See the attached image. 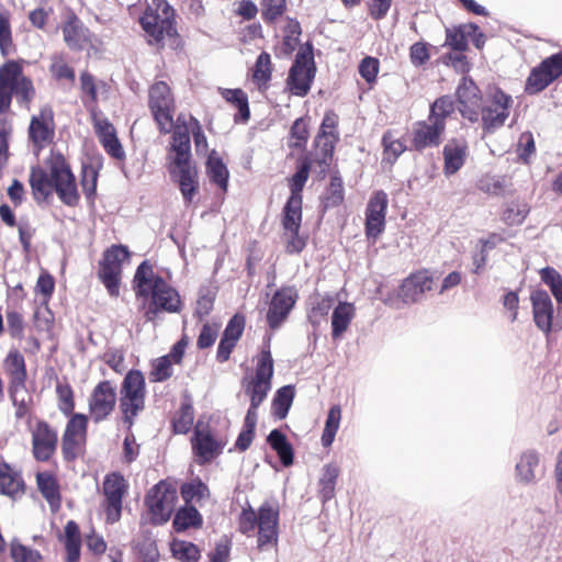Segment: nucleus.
<instances>
[{"label": "nucleus", "instance_id": "774afa93", "mask_svg": "<svg viewBox=\"0 0 562 562\" xmlns=\"http://www.w3.org/2000/svg\"><path fill=\"white\" fill-rule=\"evenodd\" d=\"M244 327H245L244 317L239 316V315L233 316L229 319V322L223 333V338H227L231 341L237 342L244 331Z\"/></svg>", "mask_w": 562, "mask_h": 562}, {"label": "nucleus", "instance_id": "39448f33", "mask_svg": "<svg viewBox=\"0 0 562 562\" xmlns=\"http://www.w3.org/2000/svg\"><path fill=\"white\" fill-rule=\"evenodd\" d=\"M145 378L138 370L128 371L122 382L120 408L128 427H132L134 418L145 408Z\"/></svg>", "mask_w": 562, "mask_h": 562}, {"label": "nucleus", "instance_id": "e433bc0d", "mask_svg": "<svg viewBox=\"0 0 562 562\" xmlns=\"http://www.w3.org/2000/svg\"><path fill=\"white\" fill-rule=\"evenodd\" d=\"M18 74L19 69L13 63H5L0 67V116L10 110L12 102L7 82Z\"/></svg>", "mask_w": 562, "mask_h": 562}, {"label": "nucleus", "instance_id": "6ab92c4d", "mask_svg": "<svg viewBox=\"0 0 562 562\" xmlns=\"http://www.w3.org/2000/svg\"><path fill=\"white\" fill-rule=\"evenodd\" d=\"M443 133V125L429 117L427 121L417 122L412 130V147L418 151L428 147H437L441 143Z\"/></svg>", "mask_w": 562, "mask_h": 562}, {"label": "nucleus", "instance_id": "f704fd0d", "mask_svg": "<svg viewBox=\"0 0 562 562\" xmlns=\"http://www.w3.org/2000/svg\"><path fill=\"white\" fill-rule=\"evenodd\" d=\"M302 222V198H289L282 212L284 231H300Z\"/></svg>", "mask_w": 562, "mask_h": 562}, {"label": "nucleus", "instance_id": "338daca9", "mask_svg": "<svg viewBox=\"0 0 562 562\" xmlns=\"http://www.w3.org/2000/svg\"><path fill=\"white\" fill-rule=\"evenodd\" d=\"M217 334H218V325L216 324H204L201 331H200V335L198 337V347L200 349H205V348H209L211 347L214 341L216 340V337H217Z\"/></svg>", "mask_w": 562, "mask_h": 562}, {"label": "nucleus", "instance_id": "3c124183", "mask_svg": "<svg viewBox=\"0 0 562 562\" xmlns=\"http://www.w3.org/2000/svg\"><path fill=\"white\" fill-rule=\"evenodd\" d=\"M181 495L186 503L200 502L209 495V488L201 480H193L182 485Z\"/></svg>", "mask_w": 562, "mask_h": 562}, {"label": "nucleus", "instance_id": "0eeeda50", "mask_svg": "<svg viewBox=\"0 0 562 562\" xmlns=\"http://www.w3.org/2000/svg\"><path fill=\"white\" fill-rule=\"evenodd\" d=\"M273 376V359L269 348L262 349L256 364L255 375L244 380L245 392L250 398V405L259 407L271 390Z\"/></svg>", "mask_w": 562, "mask_h": 562}, {"label": "nucleus", "instance_id": "680f3d73", "mask_svg": "<svg viewBox=\"0 0 562 562\" xmlns=\"http://www.w3.org/2000/svg\"><path fill=\"white\" fill-rule=\"evenodd\" d=\"M50 72L56 79L75 80V71L63 59L61 56H54L52 58Z\"/></svg>", "mask_w": 562, "mask_h": 562}, {"label": "nucleus", "instance_id": "20e7f679", "mask_svg": "<svg viewBox=\"0 0 562 562\" xmlns=\"http://www.w3.org/2000/svg\"><path fill=\"white\" fill-rule=\"evenodd\" d=\"M175 11L166 0H150L140 18V24L149 37V43L159 44L166 36L176 34Z\"/></svg>", "mask_w": 562, "mask_h": 562}, {"label": "nucleus", "instance_id": "9b49d317", "mask_svg": "<svg viewBox=\"0 0 562 562\" xmlns=\"http://www.w3.org/2000/svg\"><path fill=\"white\" fill-rule=\"evenodd\" d=\"M316 68L311 50L297 52L295 59L289 70L286 88L297 97H305L311 89L315 77Z\"/></svg>", "mask_w": 562, "mask_h": 562}, {"label": "nucleus", "instance_id": "6e6d98bb", "mask_svg": "<svg viewBox=\"0 0 562 562\" xmlns=\"http://www.w3.org/2000/svg\"><path fill=\"white\" fill-rule=\"evenodd\" d=\"M58 408L65 415H70L75 408L74 393L69 384L58 383L56 386Z\"/></svg>", "mask_w": 562, "mask_h": 562}, {"label": "nucleus", "instance_id": "393cba45", "mask_svg": "<svg viewBox=\"0 0 562 562\" xmlns=\"http://www.w3.org/2000/svg\"><path fill=\"white\" fill-rule=\"evenodd\" d=\"M169 173L179 186L186 203H191L199 187L198 171L195 166L169 167Z\"/></svg>", "mask_w": 562, "mask_h": 562}, {"label": "nucleus", "instance_id": "f03ea898", "mask_svg": "<svg viewBox=\"0 0 562 562\" xmlns=\"http://www.w3.org/2000/svg\"><path fill=\"white\" fill-rule=\"evenodd\" d=\"M133 286L137 297L150 296V303L145 312L147 321H154L159 312H180L181 299L178 291L169 285L162 277L157 276L147 260L137 267Z\"/></svg>", "mask_w": 562, "mask_h": 562}, {"label": "nucleus", "instance_id": "cd10ccee", "mask_svg": "<svg viewBox=\"0 0 562 562\" xmlns=\"http://www.w3.org/2000/svg\"><path fill=\"white\" fill-rule=\"evenodd\" d=\"M63 35L66 45L74 50L82 49L89 42V30L75 14L68 15Z\"/></svg>", "mask_w": 562, "mask_h": 562}, {"label": "nucleus", "instance_id": "ddd939ff", "mask_svg": "<svg viewBox=\"0 0 562 562\" xmlns=\"http://www.w3.org/2000/svg\"><path fill=\"white\" fill-rule=\"evenodd\" d=\"M126 490V481L120 473L114 472L104 477L103 494L108 522L114 524L121 518L122 499Z\"/></svg>", "mask_w": 562, "mask_h": 562}, {"label": "nucleus", "instance_id": "473e14b6", "mask_svg": "<svg viewBox=\"0 0 562 562\" xmlns=\"http://www.w3.org/2000/svg\"><path fill=\"white\" fill-rule=\"evenodd\" d=\"M477 31V25L469 23L446 30V45L454 50L463 52L468 47V37Z\"/></svg>", "mask_w": 562, "mask_h": 562}, {"label": "nucleus", "instance_id": "864d4df0", "mask_svg": "<svg viewBox=\"0 0 562 562\" xmlns=\"http://www.w3.org/2000/svg\"><path fill=\"white\" fill-rule=\"evenodd\" d=\"M541 280L550 288L554 299L562 303V277L553 268L547 267L540 271Z\"/></svg>", "mask_w": 562, "mask_h": 562}, {"label": "nucleus", "instance_id": "6e6552de", "mask_svg": "<svg viewBox=\"0 0 562 562\" xmlns=\"http://www.w3.org/2000/svg\"><path fill=\"white\" fill-rule=\"evenodd\" d=\"M513 98L498 88L490 91L487 100L481 109L482 128L484 134H492L502 126L509 116Z\"/></svg>", "mask_w": 562, "mask_h": 562}, {"label": "nucleus", "instance_id": "052dcab7", "mask_svg": "<svg viewBox=\"0 0 562 562\" xmlns=\"http://www.w3.org/2000/svg\"><path fill=\"white\" fill-rule=\"evenodd\" d=\"M85 439L63 435L61 451L68 461L75 460L80 453Z\"/></svg>", "mask_w": 562, "mask_h": 562}, {"label": "nucleus", "instance_id": "1a4fd4ad", "mask_svg": "<svg viewBox=\"0 0 562 562\" xmlns=\"http://www.w3.org/2000/svg\"><path fill=\"white\" fill-rule=\"evenodd\" d=\"M149 109L161 133L173 128L175 100L169 86L164 81L154 83L149 89Z\"/></svg>", "mask_w": 562, "mask_h": 562}, {"label": "nucleus", "instance_id": "4c0bfd02", "mask_svg": "<svg viewBox=\"0 0 562 562\" xmlns=\"http://www.w3.org/2000/svg\"><path fill=\"white\" fill-rule=\"evenodd\" d=\"M172 524L178 532L184 531L191 527H200L202 525V516L195 507L186 506L176 513Z\"/></svg>", "mask_w": 562, "mask_h": 562}, {"label": "nucleus", "instance_id": "f8f14e48", "mask_svg": "<svg viewBox=\"0 0 562 562\" xmlns=\"http://www.w3.org/2000/svg\"><path fill=\"white\" fill-rule=\"evenodd\" d=\"M177 491L165 482L157 483L146 496V505L151 514L154 524H164L169 520L173 512Z\"/></svg>", "mask_w": 562, "mask_h": 562}, {"label": "nucleus", "instance_id": "4468645a", "mask_svg": "<svg viewBox=\"0 0 562 562\" xmlns=\"http://www.w3.org/2000/svg\"><path fill=\"white\" fill-rule=\"evenodd\" d=\"M562 75V50L546 58L527 79L526 91L538 93Z\"/></svg>", "mask_w": 562, "mask_h": 562}, {"label": "nucleus", "instance_id": "dca6fc26", "mask_svg": "<svg viewBox=\"0 0 562 562\" xmlns=\"http://www.w3.org/2000/svg\"><path fill=\"white\" fill-rule=\"evenodd\" d=\"M297 300V291L293 286L278 290L269 304L267 322L272 329H277L286 319Z\"/></svg>", "mask_w": 562, "mask_h": 562}, {"label": "nucleus", "instance_id": "69168bd1", "mask_svg": "<svg viewBox=\"0 0 562 562\" xmlns=\"http://www.w3.org/2000/svg\"><path fill=\"white\" fill-rule=\"evenodd\" d=\"M379 72V60L374 57H366L359 65V74L368 82L375 81Z\"/></svg>", "mask_w": 562, "mask_h": 562}, {"label": "nucleus", "instance_id": "09e8293b", "mask_svg": "<svg viewBox=\"0 0 562 562\" xmlns=\"http://www.w3.org/2000/svg\"><path fill=\"white\" fill-rule=\"evenodd\" d=\"M256 83L261 87L266 86L271 78V58L266 52L261 53L257 60L252 72Z\"/></svg>", "mask_w": 562, "mask_h": 562}, {"label": "nucleus", "instance_id": "de8ad7c7", "mask_svg": "<svg viewBox=\"0 0 562 562\" xmlns=\"http://www.w3.org/2000/svg\"><path fill=\"white\" fill-rule=\"evenodd\" d=\"M10 555L14 562H40L42 560V555L37 550L29 548L18 540L11 542Z\"/></svg>", "mask_w": 562, "mask_h": 562}, {"label": "nucleus", "instance_id": "58836bf2", "mask_svg": "<svg viewBox=\"0 0 562 562\" xmlns=\"http://www.w3.org/2000/svg\"><path fill=\"white\" fill-rule=\"evenodd\" d=\"M294 398V387L292 385H284L280 387L272 401V413L279 418L286 417L289 409Z\"/></svg>", "mask_w": 562, "mask_h": 562}, {"label": "nucleus", "instance_id": "a878e982", "mask_svg": "<svg viewBox=\"0 0 562 562\" xmlns=\"http://www.w3.org/2000/svg\"><path fill=\"white\" fill-rule=\"evenodd\" d=\"M192 447L201 463L212 461L222 452L224 445L217 441L210 431L196 428Z\"/></svg>", "mask_w": 562, "mask_h": 562}, {"label": "nucleus", "instance_id": "ea45409f", "mask_svg": "<svg viewBox=\"0 0 562 562\" xmlns=\"http://www.w3.org/2000/svg\"><path fill=\"white\" fill-rule=\"evenodd\" d=\"M312 162L308 157L299 160L297 169L290 179V198H302L303 188L308 179Z\"/></svg>", "mask_w": 562, "mask_h": 562}, {"label": "nucleus", "instance_id": "7c9ffc66", "mask_svg": "<svg viewBox=\"0 0 562 562\" xmlns=\"http://www.w3.org/2000/svg\"><path fill=\"white\" fill-rule=\"evenodd\" d=\"M355 316V306L348 302H340L334 308L331 315L333 338H339L349 327Z\"/></svg>", "mask_w": 562, "mask_h": 562}, {"label": "nucleus", "instance_id": "49530a36", "mask_svg": "<svg viewBox=\"0 0 562 562\" xmlns=\"http://www.w3.org/2000/svg\"><path fill=\"white\" fill-rule=\"evenodd\" d=\"M193 419L194 412L191 402H183L172 422L175 432L187 434L193 425Z\"/></svg>", "mask_w": 562, "mask_h": 562}, {"label": "nucleus", "instance_id": "72a5a7b5", "mask_svg": "<svg viewBox=\"0 0 562 562\" xmlns=\"http://www.w3.org/2000/svg\"><path fill=\"white\" fill-rule=\"evenodd\" d=\"M36 482L43 497L52 508L57 509L60 506V494L54 476L47 472H41L36 475Z\"/></svg>", "mask_w": 562, "mask_h": 562}, {"label": "nucleus", "instance_id": "4be33fe9", "mask_svg": "<svg viewBox=\"0 0 562 562\" xmlns=\"http://www.w3.org/2000/svg\"><path fill=\"white\" fill-rule=\"evenodd\" d=\"M530 301L536 326L544 334H549L552 330L554 315L550 295L544 290H533L530 295Z\"/></svg>", "mask_w": 562, "mask_h": 562}, {"label": "nucleus", "instance_id": "9d476101", "mask_svg": "<svg viewBox=\"0 0 562 562\" xmlns=\"http://www.w3.org/2000/svg\"><path fill=\"white\" fill-rule=\"evenodd\" d=\"M130 251L123 245H114L103 254L98 274L111 296H119L122 262L127 260Z\"/></svg>", "mask_w": 562, "mask_h": 562}, {"label": "nucleus", "instance_id": "c85d7f7f", "mask_svg": "<svg viewBox=\"0 0 562 562\" xmlns=\"http://www.w3.org/2000/svg\"><path fill=\"white\" fill-rule=\"evenodd\" d=\"M9 63H13L18 67L19 74L7 82V89L11 92V95L15 94L16 100L21 105L30 109V103L35 97L33 82L31 79L23 76L22 67L19 63L14 60H10Z\"/></svg>", "mask_w": 562, "mask_h": 562}, {"label": "nucleus", "instance_id": "2eb2a0df", "mask_svg": "<svg viewBox=\"0 0 562 562\" xmlns=\"http://www.w3.org/2000/svg\"><path fill=\"white\" fill-rule=\"evenodd\" d=\"M116 404L115 387L110 381L100 382L92 391L89 400V412L94 423L105 419Z\"/></svg>", "mask_w": 562, "mask_h": 562}, {"label": "nucleus", "instance_id": "7ed1b4c3", "mask_svg": "<svg viewBox=\"0 0 562 562\" xmlns=\"http://www.w3.org/2000/svg\"><path fill=\"white\" fill-rule=\"evenodd\" d=\"M279 510L266 503L256 514L251 508L240 515L239 529L243 533L254 532L258 528L257 544L260 551L276 550L278 544Z\"/></svg>", "mask_w": 562, "mask_h": 562}, {"label": "nucleus", "instance_id": "f3484780", "mask_svg": "<svg viewBox=\"0 0 562 562\" xmlns=\"http://www.w3.org/2000/svg\"><path fill=\"white\" fill-rule=\"evenodd\" d=\"M387 203L384 191H376L369 200L366 210V234L369 238L375 239L384 231Z\"/></svg>", "mask_w": 562, "mask_h": 562}, {"label": "nucleus", "instance_id": "c03bdc74", "mask_svg": "<svg viewBox=\"0 0 562 562\" xmlns=\"http://www.w3.org/2000/svg\"><path fill=\"white\" fill-rule=\"evenodd\" d=\"M170 549L173 558L181 562H195L200 558L199 548L189 541L175 539Z\"/></svg>", "mask_w": 562, "mask_h": 562}, {"label": "nucleus", "instance_id": "4d7b16f0", "mask_svg": "<svg viewBox=\"0 0 562 562\" xmlns=\"http://www.w3.org/2000/svg\"><path fill=\"white\" fill-rule=\"evenodd\" d=\"M506 188V180L503 177L486 176L479 182V189L491 195H501Z\"/></svg>", "mask_w": 562, "mask_h": 562}, {"label": "nucleus", "instance_id": "bf43d9fd", "mask_svg": "<svg viewBox=\"0 0 562 562\" xmlns=\"http://www.w3.org/2000/svg\"><path fill=\"white\" fill-rule=\"evenodd\" d=\"M12 46V35L9 16L0 11V50L2 55H8Z\"/></svg>", "mask_w": 562, "mask_h": 562}, {"label": "nucleus", "instance_id": "37998d69", "mask_svg": "<svg viewBox=\"0 0 562 562\" xmlns=\"http://www.w3.org/2000/svg\"><path fill=\"white\" fill-rule=\"evenodd\" d=\"M341 419V408L339 405H334L329 408L325 427L322 435V445L324 447H329L335 439L337 430L340 425Z\"/></svg>", "mask_w": 562, "mask_h": 562}, {"label": "nucleus", "instance_id": "bb28decb", "mask_svg": "<svg viewBox=\"0 0 562 562\" xmlns=\"http://www.w3.org/2000/svg\"><path fill=\"white\" fill-rule=\"evenodd\" d=\"M516 479L524 484L535 483L541 475L540 456L536 450L522 452L515 467Z\"/></svg>", "mask_w": 562, "mask_h": 562}, {"label": "nucleus", "instance_id": "aec40b11", "mask_svg": "<svg viewBox=\"0 0 562 562\" xmlns=\"http://www.w3.org/2000/svg\"><path fill=\"white\" fill-rule=\"evenodd\" d=\"M57 441L56 430L46 422H38L32 431L34 458L38 461L49 460L56 450Z\"/></svg>", "mask_w": 562, "mask_h": 562}, {"label": "nucleus", "instance_id": "a19ab883", "mask_svg": "<svg viewBox=\"0 0 562 562\" xmlns=\"http://www.w3.org/2000/svg\"><path fill=\"white\" fill-rule=\"evenodd\" d=\"M339 475V468L335 464H326L319 479V493L324 502L335 495L336 481Z\"/></svg>", "mask_w": 562, "mask_h": 562}, {"label": "nucleus", "instance_id": "412c9836", "mask_svg": "<svg viewBox=\"0 0 562 562\" xmlns=\"http://www.w3.org/2000/svg\"><path fill=\"white\" fill-rule=\"evenodd\" d=\"M54 112L49 105L41 108L37 115H33L29 127V136L34 145L42 147L54 137Z\"/></svg>", "mask_w": 562, "mask_h": 562}, {"label": "nucleus", "instance_id": "c9c22d12", "mask_svg": "<svg viewBox=\"0 0 562 562\" xmlns=\"http://www.w3.org/2000/svg\"><path fill=\"white\" fill-rule=\"evenodd\" d=\"M267 440L271 448L278 453L282 464L290 467L293 463V448L285 435L279 429H273Z\"/></svg>", "mask_w": 562, "mask_h": 562}, {"label": "nucleus", "instance_id": "5701e85b", "mask_svg": "<svg viewBox=\"0 0 562 562\" xmlns=\"http://www.w3.org/2000/svg\"><path fill=\"white\" fill-rule=\"evenodd\" d=\"M469 145L464 138H451L442 149L443 173L449 177L457 173L464 165Z\"/></svg>", "mask_w": 562, "mask_h": 562}, {"label": "nucleus", "instance_id": "5fc2aeb1", "mask_svg": "<svg viewBox=\"0 0 562 562\" xmlns=\"http://www.w3.org/2000/svg\"><path fill=\"white\" fill-rule=\"evenodd\" d=\"M172 363L169 360V357H160L153 361L151 371L149 373V379L151 382H164L168 380L172 373Z\"/></svg>", "mask_w": 562, "mask_h": 562}, {"label": "nucleus", "instance_id": "0e129e2a", "mask_svg": "<svg viewBox=\"0 0 562 562\" xmlns=\"http://www.w3.org/2000/svg\"><path fill=\"white\" fill-rule=\"evenodd\" d=\"M262 15L266 21H273L282 15L285 0H261Z\"/></svg>", "mask_w": 562, "mask_h": 562}, {"label": "nucleus", "instance_id": "e2e57ef3", "mask_svg": "<svg viewBox=\"0 0 562 562\" xmlns=\"http://www.w3.org/2000/svg\"><path fill=\"white\" fill-rule=\"evenodd\" d=\"M308 137V131L306 124L303 119H297L294 121L291 127V138L290 143L291 147L301 148L304 146Z\"/></svg>", "mask_w": 562, "mask_h": 562}, {"label": "nucleus", "instance_id": "423d86ee", "mask_svg": "<svg viewBox=\"0 0 562 562\" xmlns=\"http://www.w3.org/2000/svg\"><path fill=\"white\" fill-rule=\"evenodd\" d=\"M4 369L10 376L9 394L13 405L16 407V416H24L27 408L26 401V367L24 357L16 349H11L3 362Z\"/></svg>", "mask_w": 562, "mask_h": 562}, {"label": "nucleus", "instance_id": "2f4dec72", "mask_svg": "<svg viewBox=\"0 0 562 562\" xmlns=\"http://www.w3.org/2000/svg\"><path fill=\"white\" fill-rule=\"evenodd\" d=\"M21 475L7 463H0V494L14 497L23 492Z\"/></svg>", "mask_w": 562, "mask_h": 562}, {"label": "nucleus", "instance_id": "8fccbe9b", "mask_svg": "<svg viewBox=\"0 0 562 562\" xmlns=\"http://www.w3.org/2000/svg\"><path fill=\"white\" fill-rule=\"evenodd\" d=\"M529 213V207L524 202H512L503 212V221L507 225H520Z\"/></svg>", "mask_w": 562, "mask_h": 562}, {"label": "nucleus", "instance_id": "603ef678", "mask_svg": "<svg viewBox=\"0 0 562 562\" xmlns=\"http://www.w3.org/2000/svg\"><path fill=\"white\" fill-rule=\"evenodd\" d=\"M457 97L460 104H479V88L472 79L462 78L457 89Z\"/></svg>", "mask_w": 562, "mask_h": 562}, {"label": "nucleus", "instance_id": "79ce46f5", "mask_svg": "<svg viewBox=\"0 0 562 562\" xmlns=\"http://www.w3.org/2000/svg\"><path fill=\"white\" fill-rule=\"evenodd\" d=\"M454 111V101L449 95H443L438 98L430 105L429 119L434 122L441 123L443 128L446 130V120L449 117Z\"/></svg>", "mask_w": 562, "mask_h": 562}, {"label": "nucleus", "instance_id": "b1692460", "mask_svg": "<svg viewBox=\"0 0 562 562\" xmlns=\"http://www.w3.org/2000/svg\"><path fill=\"white\" fill-rule=\"evenodd\" d=\"M172 142L170 145L171 162L169 167L192 165L190 132L186 125H173Z\"/></svg>", "mask_w": 562, "mask_h": 562}, {"label": "nucleus", "instance_id": "c756f323", "mask_svg": "<svg viewBox=\"0 0 562 562\" xmlns=\"http://www.w3.org/2000/svg\"><path fill=\"white\" fill-rule=\"evenodd\" d=\"M206 173L212 183L223 191L227 190L229 172L215 150H212L207 157Z\"/></svg>", "mask_w": 562, "mask_h": 562}, {"label": "nucleus", "instance_id": "f257e3e1", "mask_svg": "<svg viewBox=\"0 0 562 562\" xmlns=\"http://www.w3.org/2000/svg\"><path fill=\"white\" fill-rule=\"evenodd\" d=\"M30 184L37 202L46 201L53 191L69 206L79 201L76 179L66 159L61 155L53 156L49 160V172L41 167H33L30 173Z\"/></svg>", "mask_w": 562, "mask_h": 562}, {"label": "nucleus", "instance_id": "a211bd4d", "mask_svg": "<svg viewBox=\"0 0 562 562\" xmlns=\"http://www.w3.org/2000/svg\"><path fill=\"white\" fill-rule=\"evenodd\" d=\"M432 289V278L428 271H418L406 278L400 286L398 297L403 304H414Z\"/></svg>", "mask_w": 562, "mask_h": 562}, {"label": "nucleus", "instance_id": "13d9d810", "mask_svg": "<svg viewBox=\"0 0 562 562\" xmlns=\"http://www.w3.org/2000/svg\"><path fill=\"white\" fill-rule=\"evenodd\" d=\"M87 416L83 414H74L72 417L67 423L64 435L76 437V438H86L87 430Z\"/></svg>", "mask_w": 562, "mask_h": 562}, {"label": "nucleus", "instance_id": "a18cd8bd", "mask_svg": "<svg viewBox=\"0 0 562 562\" xmlns=\"http://www.w3.org/2000/svg\"><path fill=\"white\" fill-rule=\"evenodd\" d=\"M222 97L229 103L234 104L239 112L244 122L248 121L250 116L248 98L240 89H221Z\"/></svg>", "mask_w": 562, "mask_h": 562}]
</instances>
